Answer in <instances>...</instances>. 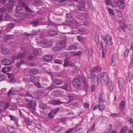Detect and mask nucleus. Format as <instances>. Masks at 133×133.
I'll return each instance as SVG.
<instances>
[{
	"instance_id": "nucleus-1",
	"label": "nucleus",
	"mask_w": 133,
	"mask_h": 133,
	"mask_svg": "<svg viewBox=\"0 0 133 133\" xmlns=\"http://www.w3.org/2000/svg\"><path fill=\"white\" fill-rule=\"evenodd\" d=\"M101 82L102 84H108L109 77L107 74L103 72L101 74Z\"/></svg>"
},
{
	"instance_id": "nucleus-2",
	"label": "nucleus",
	"mask_w": 133,
	"mask_h": 133,
	"mask_svg": "<svg viewBox=\"0 0 133 133\" xmlns=\"http://www.w3.org/2000/svg\"><path fill=\"white\" fill-rule=\"evenodd\" d=\"M79 79H81L82 82L84 85V88L85 90H87L88 88V83L86 80V77L84 75H81L79 76Z\"/></svg>"
},
{
	"instance_id": "nucleus-3",
	"label": "nucleus",
	"mask_w": 133,
	"mask_h": 133,
	"mask_svg": "<svg viewBox=\"0 0 133 133\" xmlns=\"http://www.w3.org/2000/svg\"><path fill=\"white\" fill-rule=\"evenodd\" d=\"M73 85L76 87H80L81 85V82L80 79L78 78H75L72 82Z\"/></svg>"
},
{
	"instance_id": "nucleus-4",
	"label": "nucleus",
	"mask_w": 133,
	"mask_h": 133,
	"mask_svg": "<svg viewBox=\"0 0 133 133\" xmlns=\"http://www.w3.org/2000/svg\"><path fill=\"white\" fill-rule=\"evenodd\" d=\"M118 84L119 88L120 91H121L123 90L124 86V82L123 78H119L118 79Z\"/></svg>"
},
{
	"instance_id": "nucleus-5",
	"label": "nucleus",
	"mask_w": 133,
	"mask_h": 133,
	"mask_svg": "<svg viewBox=\"0 0 133 133\" xmlns=\"http://www.w3.org/2000/svg\"><path fill=\"white\" fill-rule=\"evenodd\" d=\"M21 2V5L24 8L25 10L28 12H31V10L28 6L25 3V0H20Z\"/></svg>"
},
{
	"instance_id": "nucleus-6",
	"label": "nucleus",
	"mask_w": 133,
	"mask_h": 133,
	"mask_svg": "<svg viewBox=\"0 0 133 133\" xmlns=\"http://www.w3.org/2000/svg\"><path fill=\"white\" fill-rule=\"evenodd\" d=\"M36 105V103L32 101L29 102L28 105L26 106V107L28 108L32 109L33 110H35V109Z\"/></svg>"
},
{
	"instance_id": "nucleus-7",
	"label": "nucleus",
	"mask_w": 133,
	"mask_h": 133,
	"mask_svg": "<svg viewBox=\"0 0 133 133\" xmlns=\"http://www.w3.org/2000/svg\"><path fill=\"white\" fill-rule=\"evenodd\" d=\"M120 26H121L122 29L123 30H125L127 29L128 30H130L131 29L132 27L130 24H128L126 25L125 23H123L122 24H121Z\"/></svg>"
},
{
	"instance_id": "nucleus-8",
	"label": "nucleus",
	"mask_w": 133,
	"mask_h": 133,
	"mask_svg": "<svg viewBox=\"0 0 133 133\" xmlns=\"http://www.w3.org/2000/svg\"><path fill=\"white\" fill-rule=\"evenodd\" d=\"M109 45H111L112 43V39L110 36L108 34L105 35L104 38Z\"/></svg>"
},
{
	"instance_id": "nucleus-9",
	"label": "nucleus",
	"mask_w": 133,
	"mask_h": 133,
	"mask_svg": "<svg viewBox=\"0 0 133 133\" xmlns=\"http://www.w3.org/2000/svg\"><path fill=\"white\" fill-rule=\"evenodd\" d=\"M73 131V133H79L81 132L82 131V129L81 128L79 127V126L76 125L74 128H72Z\"/></svg>"
},
{
	"instance_id": "nucleus-10",
	"label": "nucleus",
	"mask_w": 133,
	"mask_h": 133,
	"mask_svg": "<svg viewBox=\"0 0 133 133\" xmlns=\"http://www.w3.org/2000/svg\"><path fill=\"white\" fill-rule=\"evenodd\" d=\"M66 103L65 102L58 101L57 100H53L51 102V103L54 105H58L61 104H65Z\"/></svg>"
},
{
	"instance_id": "nucleus-11",
	"label": "nucleus",
	"mask_w": 133,
	"mask_h": 133,
	"mask_svg": "<svg viewBox=\"0 0 133 133\" xmlns=\"http://www.w3.org/2000/svg\"><path fill=\"white\" fill-rule=\"evenodd\" d=\"M32 96L29 93L27 94L25 96V100L26 102H30V101H32Z\"/></svg>"
},
{
	"instance_id": "nucleus-12",
	"label": "nucleus",
	"mask_w": 133,
	"mask_h": 133,
	"mask_svg": "<svg viewBox=\"0 0 133 133\" xmlns=\"http://www.w3.org/2000/svg\"><path fill=\"white\" fill-rule=\"evenodd\" d=\"M39 71V70L36 69H30L29 71V72L30 74L31 75L36 74L38 73Z\"/></svg>"
},
{
	"instance_id": "nucleus-13",
	"label": "nucleus",
	"mask_w": 133,
	"mask_h": 133,
	"mask_svg": "<svg viewBox=\"0 0 133 133\" xmlns=\"http://www.w3.org/2000/svg\"><path fill=\"white\" fill-rule=\"evenodd\" d=\"M52 59V56L46 55L44 57L43 60L45 62H49Z\"/></svg>"
},
{
	"instance_id": "nucleus-14",
	"label": "nucleus",
	"mask_w": 133,
	"mask_h": 133,
	"mask_svg": "<svg viewBox=\"0 0 133 133\" xmlns=\"http://www.w3.org/2000/svg\"><path fill=\"white\" fill-rule=\"evenodd\" d=\"M118 4L121 8H123L124 7L125 3L124 2V0H118Z\"/></svg>"
},
{
	"instance_id": "nucleus-15",
	"label": "nucleus",
	"mask_w": 133,
	"mask_h": 133,
	"mask_svg": "<svg viewBox=\"0 0 133 133\" xmlns=\"http://www.w3.org/2000/svg\"><path fill=\"white\" fill-rule=\"evenodd\" d=\"M2 64L5 65H9L11 64L10 61L8 59H4L1 61Z\"/></svg>"
},
{
	"instance_id": "nucleus-16",
	"label": "nucleus",
	"mask_w": 133,
	"mask_h": 133,
	"mask_svg": "<svg viewBox=\"0 0 133 133\" xmlns=\"http://www.w3.org/2000/svg\"><path fill=\"white\" fill-rule=\"evenodd\" d=\"M53 81L54 83L56 85H59L62 84V80L59 79H55Z\"/></svg>"
},
{
	"instance_id": "nucleus-17",
	"label": "nucleus",
	"mask_w": 133,
	"mask_h": 133,
	"mask_svg": "<svg viewBox=\"0 0 133 133\" xmlns=\"http://www.w3.org/2000/svg\"><path fill=\"white\" fill-rule=\"evenodd\" d=\"M38 77H36L35 76L32 75L31 76L30 78V81L33 83H35L37 81ZM38 78L39 77H38Z\"/></svg>"
},
{
	"instance_id": "nucleus-18",
	"label": "nucleus",
	"mask_w": 133,
	"mask_h": 133,
	"mask_svg": "<svg viewBox=\"0 0 133 133\" xmlns=\"http://www.w3.org/2000/svg\"><path fill=\"white\" fill-rule=\"evenodd\" d=\"M16 93L14 90L11 88L9 91L8 93V95L9 97H10L11 96H13L16 95Z\"/></svg>"
},
{
	"instance_id": "nucleus-19",
	"label": "nucleus",
	"mask_w": 133,
	"mask_h": 133,
	"mask_svg": "<svg viewBox=\"0 0 133 133\" xmlns=\"http://www.w3.org/2000/svg\"><path fill=\"white\" fill-rule=\"evenodd\" d=\"M126 105V103L124 101H122L119 103V108L120 109L123 110L124 109Z\"/></svg>"
},
{
	"instance_id": "nucleus-20",
	"label": "nucleus",
	"mask_w": 133,
	"mask_h": 133,
	"mask_svg": "<svg viewBox=\"0 0 133 133\" xmlns=\"http://www.w3.org/2000/svg\"><path fill=\"white\" fill-rule=\"evenodd\" d=\"M103 41H102L100 44V45L102 49H104V47H106L107 45V42L105 41V39L104 38L103 39Z\"/></svg>"
},
{
	"instance_id": "nucleus-21",
	"label": "nucleus",
	"mask_w": 133,
	"mask_h": 133,
	"mask_svg": "<svg viewBox=\"0 0 133 133\" xmlns=\"http://www.w3.org/2000/svg\"><path fill=\"white\" fill-rule=\"evenodd\" d=\"M61 49L65 46V43L64 41H61L57 43Z\"/></svg>"
},
{
	"instance_id": "nucleus-22",
	"label": "nucleus",
	"mask_w": 133,
	"mask_h": 133,
	"mask_svg": "<svg viewBox=\"0 0 133 133\" xmlns=\"http://www.w3.org/2000/svg\"><path fill=\"white\" fill-rule=\"evenodd\" d=\"M48 32L49 35L52 36H54L57 34V32L56 31L53 29L50 30L48 31Z\"/></svg>"
},
{
	"instance_id": "nucleus-23",
	"label": "nucleus",
	"mask_w": 133,
	"mask_h": 133,
	"mask_svg": "<svg viewBox=\"0 0 133 133\" xmlns=\"http://www.w3.org/2000/svg\"><path fill=\"white\" fill-rule=\"evenodd\" d=\"M84 3L83 2L79 3V5H78V9L81 11L83 10L84 7Z\"/></svg>"
},
{
	"instance_id": "nucleus-24",
	"label": "nucleus",
	"mask_w": 133,
	"mask_h": 133,
	"mask_svg": "<svg viewBox=\"0 0 133 133\" xmlns=\"http://www.w3.org/2000/svg\"><path fill=\"white\" fill-rule=\"evenodd\" d=\"M85 51L87 54L89 56L91 57L93 55V52L91 49L87 48Z\"/></svg>"
},
{
	"instance_id": "nucleus-25",
	"label": "nucleus",
	"mask_w": 133,
	"mask_h": 133,
	"mask_svg": "<svg viewBox=\"0 0 133 133\" xmlns=\"http://www.w3.org/2000/svg\"><path fill=\"white\" fill-rule=\"evenodd\" d=\"M24 62V59H18L17 60V62L16 65V66L17 67H20V66L23 64Z\"/></svg>"
},
{
	"instance_id": "nucleus-26",
	"label": "nucleus",
	"mask_w": 133,
	"mask_h": 133,
	"mask_svg": "<svg viewBox=\"0 0 133 133\" xmlns=\"http://www.w3.org/2000/svg\"><path fill=\"white\" fill-rule=\"evenodd\" d=\"M68 50L74 52L77 49V47L74 45H70L68 47Z\"/></svg>"
},
{
	"instance_id": "nucleus-27",
	"label": "nucleus",
	"mask_w": 133,
	"mask_h": 133,
	"mask_svg": "<svg viewBox=\"0 0 133 133\" xmlns=\"http://www.w3.org/2000/svg\"><path fill=\"white\" fill-rule=\"evenodd\" d=\"M26 54L25 53H22L19 54L17 56V58L18 59H23L25 58Z\"/></svg>"
},
{
	"instance_id": "nucleus-28",
	"label": "nucleus",
	"mask_w": 133,
	"mask_h": 133,
	"mask_svg": "<svg viewBox=\"0 0 133 133\" xmlns=\"http://www.w3.org/2000/svg\"><path fill=\"white\" fill-rule=\"evenodd\" d=\"M33 3L34 5L38 6L42 3V2L40 0H34Z\"/></svg>"
},
{
	"instance_id": "nucleus-29",
	"label": "nucleus",
	"mask_w": 133,
	"mask_h": 133,
	"mask_svg": "<svg viewBox=\"0 0 133 133\" xmlns=\"http://www.w3.org/2000/svg\"><path fill=\"white\" fill-rule=\"evenodd\" d=\"M100 96L99 98V99L101 102H104L105 100V96L102 93H100Z\"/></svg>"
},
{
	"instance_id": "nucleus-30",
	"label": "nucleus",
	"mask_w": 133,
	"mask_h": 133,
	"mask_svg": "<svg viewBox=\"0 0 133 133\" xmlns=\"http://www.w3.org/2000/svg\"><path fill=\"white\" fill-rule=\"evenodd\" d=\"M2 52L3 54H8L9 50L6 47H4L2 49Z\"/></svg>"
},
{
	"instance_id": "nucleus-31",
	"label": "nucleus",
	"mask_w": 133,
	"mask_h": 133,
	"mask_svg": "<svg viewBox=\"0 0 133 133\" xmlns=\"http://www.w3.org/2000/svg\"><path fill=\"white\" fill-rule=\"evenodd\" d=\"M105 107L103 104L101 102L99 103L98 108L101 110H103L104 109Z\"/></svg>"
},
{
	"instance_id": "nucleus-32",
	"label": "nucleus",
	"mask_w": 133,
	"mask_h": 133,
	"mask_svg": "<svg viewBox=\"0 0 133 133\" xmlns=\"http://www.w3.org/2000/svg\"><path fill=\"white\" fill-rule=\"evenodd\" d=\"M69 59L68 58H66L64 61V67H66L69 66Z\"/></svg>"
},
{
	"instance_id": "nucleus-33",
	"label": "nucleus",
	"mask_w": 133,
	"mask_h": 133,
	"mask_svg": "<svg viewBox=\"0 0 133 133\" xmlns=\"http://www.w3.org/2000/svg\"><path fill=\"white\" fill-rule=\"evenodd\" d=\"M7 128L8 131L10 133H12L14 131V128L10 126H8Z\"/></svg>"
},
{
	"instance_id": "nucleus-34",
	"label": "nucleus",
	"mask_w": 133,
	"mask_h": 133,
	"mask_svg": "<svg viewBox=\"0 0 133 133\" xmlns=\"http://www.w3.org/2000/svg\"><path fill=\"white\" fill-rule=\"evenodd\" d=\"M52 49L54 50L55 51H58L61 50L57 43L55 46L52 47Z\"/></svg>"
},
{
	"instance_id": "nucleus-35",
	"label": "nucleus",
	"mask_w": 133,
	"mask_h": 133,
	"mask_svg": "<svg viewBox=\"0 0 133 133\" xmlns=\"http://www.w3.org/2000/svg\"><path fill=\"white\" fill-rule=\"evenodd\" d=\"M128 129V128L127 127H124L121 130L120 133H124Z\"/></svg>"
},
{
	"instance_id": "nucleus-36",
	"label": "nucleus",
	"mask_w": 133,
	"mask_h": 133,
	"mask_svg": "<svg viewBox=\"0 0 133 133\" xmlns=\"http://www.w3.org/2000/svg\"><path fill=\"white\" fill-rule=\"evenodd\" d=\"M80 16L82 17V18H81L82 19H84V18L87 19L88 18V14L86 13H82Z\"/></svg>"
},
{
	"instance_id": "nucleus-37",
	"label": "nucleus",
	"mask_w": 133,
	"mask_h": 133,
	"mask_svg": "<svg viewBox=\"0 0 133 133\" xmlns=\"http://www.w3.org/2000/svg\"><path fill=\"white\" fill-rule=\"evenodd\" d=\"M100 68L97 67H93L92 68V72H97L99 71H100Z\"/></svg>"
},
{
	"instance_id": "nucleus-38",
	"label": "nucleus",
	"mask_w": 133,
	"mask_h": 133,
	"mask_svg": "<svg viewBox=\"0 0 133 133\" xmlns=\"http://www.w3.org/2000/svg\"><path fill=\"white\" fill-rule=\"evenodd\" d=\"M38 21L36 20L32 21V24L33 26H35L38 25Z\"/></svg>"
},
{
	"instance_id": "nucleus-39",
	"label": "nucleus",
	"mask_w": 133,
	"mask_h": 133,
	"mask_svg": "<svg viewBox=\"0 0 133 133\" xmlns=\"http://www.w3.org/2000/svg\"><path fill=\"white\" fill-rule=\"evenodd\" d=\"M22 80L25 83H28L29 82V78L27 77H24Z\"/></svg>"
},
{
	"instance_id": "nucleus-40",
	"label": "nucleus",
	"mask_w": 133,
	"mask_h": 133,
	"mask_svg": "<svg viewBox=\"0 0 133 133\" xmlns=\"http://www.w3.org/2000/svg\"><path fill=\"white\" fill-rule=\"evenodd\" d=\"M108 121V119L107 117L104 116H103L102 117V121L103 123H107Z\"/></svg>"
},
{
	"instance_id": "nucleus-41",
	"label": "nucleus",
	"mask_w": 133,
	"mask_h": 133,
	"mask_svg": "<svg viewBox=\"0 0 133 133\" xmlns=\"http://www.w3.org/2000/svg\"><path fill=\"white\" fill-rule=\"evenodd\" d=\"M61 88L63 89L66 91H68V85L66 84H65L63 85L61 87Z\"/></svg>"
},
{
	"instance_id": "nucleus-42",
	"label": "nucleus",
	"mask_w": 133,
	"mask_h": 133,
	"mask_svg": "<svg viewBox=\"0 0 133 133\" xmlns=\"http://www.w3.org/2000/svg\"><path fill=\"white\" fill-rule=\"evenodd\" d=\"M68 97L69 98V101L68 102H65V104H67L68 103H70L72 101H73L74 99V97L72 96L71 95H69L68 96Z\"/></svg>"
},
{
	"instance_id": "nucleus-43",
	"label": "nucleus",
	"mask_w": 133,
	"mask_h": 133,
	"mask_svg": "<svg viewBox=\"0 0 133 133\" xmlns=\"http://www.w3.org/2000/svg\"><path fill=\"white\" fill-rule=\"evenodd\" d=\"M66 17L68 19V21H70L72 18V15L71 14H69L66 15Z\"/></svg>"
},
{
	"instance_id": "nucleus-44",
	"label": "nucleus",
	"mask_w": 133,
	"mask_h": 133,
	"mask_svg": "<svg viewBox=\"0 0 133 133\" xmlns=\"http://www.w3.org/2000/svg\"><path fill=\"white\" fill-rule=\"evenodd\" d=\"M6 78L5 76L2 74H0V82L4 80Z\"/></svg>"
},
{
	"instance_id": "nucleus-45",
	"label": "nucleus",
	"mask_w": 133,
	"mask_h": 133,
	"mask_svg": "<svg viewBox=\"0 0 133 133\" xmlns=\"http://www.w3.org/2000/svg\"><path fill=\"white\" fill-rule=\"evenodd\" d=\"M62 129V128L59 126L56 127L54 128V130L57 132L61 130Z\"/></svg>"
},
{
	"instance_id": "nucleus-46",
	"label": "nucleus",
	"mask_w": 133,
	"mask_h": 133,
	"mask_svg": "<svg viewBox=\"0 0 133 133\" xmlns=\"http://www.w3.org/2000/svg\"><path fill=\"white\" fill-rule=\"evenodd\" d=\"M82 54V52L81 51H79L77 52H76L74 53L73 55L76 56H79Z\"/></svg>"
},
{
	"instance_id": "nucleus-47",
	"label": "nucleus",
	"mask_w": 133,
	"mask_h": 133,
	"mask_svg": "<svg viewBox=\"0 0 133 133\" xmlns=\"http://www.w3.org/2000/svg\"><path fill=\"white\" fill-rule=\"evenodd\" d=\"M11 18V17L8 14H6L5 16V21H8L10 20Z\"/></svg>"
},
{
	"instance_id": "nucleus-48",
	"label": "nucleus",
	"mask_w": 133,
	"mask_h": 133,
	"mask_svg": "<svg viewBox=\"0 0 133 133\" xmlns=\"http://www.w3.org/2000/svg\"><path fill=\"white\" fill-rule=\"evenodd\" d=\"M54 62L55 63L60 64H62L63 62L61 60L57 59H55L54 60Z\"/></svg>"
},
{
	"instance_id": "nucleus-49",
	"label": "nucleus",
	"mask_w": 133,
	"mask_h": 133,
	"mask_svg": "<svg viewBox=\"0 0 133 133\" xmlns=\"http://www.w3.org/2000/svg\"><path fill=\"white\" fill-rule=\"evenodd\" d=\"M8 116L10 118L11 121H15L17 118L16 117L11 115H9Z\"/></svg>"
},
{
	"instance_id": "nucleus-50",
	"label": "nucleus",
	"mask_w": 133,
	"mask_h": 133,
	"mask_svg": "<svg viewBox=\"0 0 133 133\" xmlns=\"http://www.w3.org/2000/svg\"><path fill=\"white\" fill-rule=\"evenodd\" d=\"M98 77L97 76V77L95 75V76L93 77L92 79V81L94 82H96L98 81Z\"/></svg>"
},
{
	"instance_id": "nucleus-51",
	"label": "nucleus",
	"mask_w": 133,
	"mask_h": 133,
	"mask_svg": "<svg viewBox=\"0 0 133 133\" xmlns=\"http://www.w3.org/2000/svg\"><path fill=\"white\" fill-rule=\"evenodd\" d=\"M95 74L92 72L90 75H88V77L89 79H92L93 77L95 76Z\"/></svg>"
},
{
	"instance_id": "nucleus-52",
	"label": "nucleus",
	"mask_w": 133,
	"mask_h": 133,
	"mask_svg": "<svg viewBox=\"0 0 133 133\" xmlns=\"http://www.w3.org/2000/svg\"><path fill=\"white\" fill-rule=\"evenodd\" d=\"M117 58V56L116 54L115 53L113 54L112 58V60L116 61Z\"/></svg>"
},
{
	"instance_id": "nucleus-53",
	"label": "nucleus",
	"mask_w": 133,
	"mask_h": 133,
	"mask_svg": "<svg viewBox=\"0 0 133 133\" xmlns=\"http://www.w3.org/2000/svg\"><path fill=\"white\" fill-rule=\"evenodd\" d=\"M109 89L111 90H112L114 89V86L113 84L111 83L109 85Z\"/></svg>"
},
{
	"instance_id": "nucleus-54",
	"label": "nucleus",
	"mask_w": 133,
	"mask_h": 133,
	"mask_svg": "<svg viewBox=\"0 0 133 133\" xmlns=\"http://www.w3.org/2000/svg\"><path fill=\"white\" fill-rule=\"evenodd\" d=\"M21 116L23 118V119H24V121L25 122V121H28L29 118L28 117H26L25 115L23 114H22V116Z\"/></svg>"
},
{
	"instance_id": "nucleus-55",
	"label": "nucleus",
	"mask_w": 133,
	"mask_h": 133,
	"mask_svg": "<svg viewBox=\"0 0 133 133\" xmlns=\"http://www.w3.org/2000/svg\"><path fill=\"white\" fill-rule=\"evenodd\" d=\"M10 108V109L12 110H15L17 108V106L15 105H11Z\"/></svg>"
},
{
	"instance_id": "nucleus-56",
	"label": "nucleus",
	"mask_w": 133,
	"mask_h": 133,
	"mask_svg": "<svg viewBox=\"0 0 133 133\" xmlns=\"http://www.w3.org/2000/svg\"><path fill=\"white\" fill-rule=\"evenodd\" d=\"M48 24V26H55L56 25V24L51 21L49 22Z\"/></svg>"
},
{
	"instance_id": "nucleus-57",
	"label": "nucleus",
	"mask_w": 133,
	"mask_h": 133,
	"mask_svg": "<svg viewBox=\"0 0 133 133\" xmlns=\"http://www.w3.org/2000/svg\"><path fill=\"white\" fill-rule=\"evenodd\" d=\"M21 9H22L21 7L20 6H18L16 7L15 9V10L16 12L18 13L19 12V11L21 10Z\"/></svg>"
},
{
	"instance_id": "nucleus-58",
	"label": "nucleus",
	"mask_w": 133,
	"mask_h": 133,
	"mask_svg": "<svg viewBox=\"0 0 133 133\" xmlns=\"http://www.w3.org/2000/svg\"><path fill=\"white\" fill-rule=\"evenodd\" d=\"M40 108L42 109H45L47 108L46 105L44 104H42L40 105Z\"/></svg>"
},
{
	"instance_id": "nucleus-59",
	"label": "nucleus",
	"mask_w": 133,
	"mask_h": 133,
	"mask_svg": "<svg viewBox=\"0 0 133 133\" xmlns=\"http://www.w3.org/2000/svg\"><path fill=\"white\" fill-rule=\"evenodd\" d=\"M13 35H8L6 36V40H7L9 39H11L13 38Z\"/></svg>"
},
{
	"instance_id": "nucleus-60",
	"label": "nucleus",
	"mask_w": 133,
	"mask_h": 133,
	"mask_svg": "<svg viewBox=\"0 0 133 133\" xmlns=\"http://www.w3.org/2000/svg\"><path fill=\"white\" fill-rule=\"evenodd\" d=\"M48 43L47 41L45 40H43L40 42V44H42L44 45L47 44Z\"/></svg>"
},
{
	"instance_id": "nucleus-61",
	"label": "nucleus",
	"mask_w": 133,
	"mask_h": 133,
	"mask_svg": "<svg viewBox=\"0 0 133 133\" xmlns=\"http://www.w3.org/2000/svg\"><path fill=\"white\" fill-rule=\"evenodd\" d=\"M8 2L11 5H12L15 2V0H9Z\"/></svg>"
},
{
	"instance_id": "nucleus-62",
	"label": "nucleus",
	"mask_w": 133,
	"mask_h": 133,
	"mask_svg": "<svg viewBox=\"0 0 133 133\" xmlns=\"http://www.w3.org/2000/svg\"><path fill=\"white\" fill-rule=\"evenodd\" d=\"M48 116L50 118H53L54 117V116L52 114V112H51L49 113Z\"/></svg>"
},
{
	"instance_id": "nucleus-63",
	"label": "nucleus",
	"mask_w": 133,
	"mask_h": 133,
	"mask_svg": "<svg viewBox=\"0 0 133 133\" xmlns=\"http://www.w3.org/2000/svg\"><path fill=\"white\" fill-rule=\"evenodd\" d=\"M60 110V109L59 108H57L55 110H54L52 111V112L54 114H56Z\"/></svg>"
},
{
	"instance_id": "nucleus-64",
	"label": "nucleus",
	"mask_w": 133,
	"mask_h": 133,
	"mask_svg": "<svg viewBox=\"0 0 133 133\" xmlns=\"http://www.w3.org/2000/svg\"><path fill=\"white\" fill-rule=\"evenodd\" d=\"M54 87L55 85H54L52 84L47 88V89L51 90L52 89H54Z\"/></svg>"
}]
</instances>
